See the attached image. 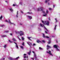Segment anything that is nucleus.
Returning <instances> with one entry per match:
<instances>
[{
  "label": "nucleus",
  "mask_w": 60,
  "mask_h": 60,
  "mask_svg": "<svg viewBox=\"0 0 60 60\" xmlns=\"http://www.w3.org/2000/svg\"><path fill=\"white\" fill-rule=\"evenodd\" d=\"M41 21L43 23H44V25H46L47 26H49V22L48 21H45V22L42 20H41Z\"/></svg>",
  "instance_id": "nucleus-1"
},
{
  "label": "nucleus",
  "mask_w": 60,
  "mask_h": 60,
  "mask_svg": "<svg viewBox=\"0 0 60 60\" xmlns=\"http://www.w3.org/2000/svg\"><path fill=\"white\" fill-rule=\"evenodd\" d=\"M15 33H16V34H19L20 36H21L24 34V33L22 31H20V32L18 31L17 32L16 31H15Z\"/></svg>",
  "instance_id": "nucleus-2"
},
{
  "label": "nucleus",
  "mask_w": 60,
  "mask_h": 60,
  "mask_svg": "<svg viewBox=\"0 0 60 60\" xmlns=\"http://www.w3.org/2000/svg\"><path fill=\"white\" fill-rule=\"evenodd\" d=\"M40 9L41 10H40V9L39 8H38L37 9L38 11H42V12L43 13H45V11H43V7H41L40 8Z\"/></svg>",
  "instance_id": "nucleus-3"
},
{
  "label": "nucleus",
  "mask_w": 60,
  "mask_h": 60,
  "mask_svg": "<svg viewBox=\"0 0 60 60\" xmlns=\"http://www.w3.org/2000/svg\"><path fill=\"white\" fill-rule=\"evenodd\" d=\"M53 48H56V50H57V51H59V50L58 49V48H59V46H58V45H54L53 46Z\"/></svg>",
  "instance_id": "nucleus-4"
},
{
  "label": "nucleus",
  "mask_w": 60,
  "mask_h": 60,
  "mask_svg": "<svg viewBox=\"0 0 60 60\" xmlns=\"http://www.w3.org/2000/svg\"><path fill=\"white\" fill-rule=\"evenodd\" d=\"M27 55L26 54H23V55L24 56V58H27V60H28V56L27 55V56H26V55Z\"/></svg>",
  "instance_id": "nucleus-5"
},
{
  "label": "nucleus",
  "mask_w": 60,
  "mask_h": 60,
  "mask_svg": "<svg viewBox=\"0 0 60 60\" xmlns=\"http://www.w3.org/2000/svg\"><path fill=\"white\" fill-rule=\"evenodd\" d=\"M6 22H8V23H10V24H14L13 23H12L11 22V21L10 20H8V21L7 20H6L5 21Z\"/></svg>",
  "instance_id": "nucleus-6"
},
{
  "label": "nucleus",
  "mask_w": 60,
  "mask_h": 60,
  "mask_svg": "<svg viewBox=\"0 0 60 60\" xmlns=\"http://www.w3.org/2000/svg\"><path fill=\"white\" fill-rule=\"evenodd\" d=\"M43 36L44 38H47V39H49V37L48 36H45L44 35V34H43Z\"/></svg>",
  "instance_id": "nucleus-7"
},
{
  "label": "nucleus",
  "mask_w": 60,
  "mask_h": 60,
  "mask_svg": "<svg viewBox=\"0 0 60 60\" xmlns=\"http://www.w3.org/2000/svg\"><path fill=\"white\" fill-rule=\"evenodd\" d=\"M47 53H49L50 55L53 56V55L52 54V53H51V51H49L48 52H47Z\"/></svg>",
  "instance_id": "nucleus-8"
},
{
  "label": "nucleus",
  "mask_w": 60,
  "mask_h": 60,
  "mask_svg": "<svg viewBox=\"0 0 60 60\" xmlns=\"http://www.w3.org/2000/svg\"><path fill=\"white\" fill-rule=\"evenodd\" d=\"M27 44H28V45L30 46V48H31V45H32V44H31V43L30 42H28L27 43Z\"/></svg>",
  "instance_id": "nucleus-9"
},
{
  "label": "nucleus",
  "mask_w": 60,
  "mask_h": 60,
  "mask_svg": "<svg viewBox=\"0 0 60 60\" xmlns=\"http://www.w3.org/2000/svg\"><path fill=\"white\" fill-rule=\"evenodd\" d=\"M47 47L48 48H47V50H48V49H49V48H51V47H50V46H49V45H47Z\"/></svg>",
  "instance_id": "nucleus-10"
},
{
  "label": "nucleus",
  "mask_w": 60,
  "mask_h": 60,
  "mask_svg": "<svg viewBox=\"0 0 60 60\" xmlns=\"http://www.w3.org/2000/svg\"><path fill=\"white\" fill-rule=\"evenodd\" d=\"M14 43L16 45V47L17 49H19V47H18V46L17 45V44L15 42H14Z\"/></svg>",
  "instance_id": "nucleus-11"
},
{
  "label": "nucleus",
  "mask_w": 60,
  "mask_h": 60,
  "mask_svg": "<svg viewBox=\"0 0 60 60\" xmlns=\"http://www.w3.org/2000/svg\"><path fill=\"white\" fill-rule=\"evenodd\" d=\"M40 25L41 26V27H43V26L45 27V26H44V25H42V24H41V23H40Z\"/></svg>",
  "instance_id": "nucleus-12"
},
{
  "label": "nucleus",
  "mask_w": 60,
  "mask_h": 60,
  "mask_svg": "<svg viewBox=\"0 0 60 60\" xmlns=\"http://www.w3.org/2000/svg\"><path fill=\"white\" fill-rule=\"evenodd\" d=\"M37 42L38 43H40V42H41V41L40 40H38L37 41Z\"/></svg>",
  "instance_id": "nucleus-13"
},
{
  "label": "nucleus",
  "mask_w": 60,
  "mask_h": 60,
  "mask_svg": "<svg viewBox=\"0 0 60 60\" xmlns=\"http://www.w3.org/2000/svg\"><path fill=\"white\" fill-rule=\"evenodd\" d=\"M28 18H29V19H32V17H31V16H28Z\"/></svg>",
  "instance_id": "nucleus-14"
},
{
  "label": "nucleus",
  "mask_w": 60,
  "mask_h": 60,
  "mask_svg": "<svg viewBox=\"0 0 60 60\" xmlns=\"http://www.w3.org/2000/svg\"><path fill=\"white\" fill-rule=\"evenodd\" d=\"M6 36L5 35H1V37H5Z\"/></svg>",
  "instance_id": "nucleus-15"
},
{
  "label": "nucleus",
  "mask_w": 60,
  "mask_h": 60,
  "mask_svg": "<svg viewBox=\"0 0 60 60\" xmlns=\"http://www.w3.org/2000/svg\"><path fill=\"white\" fill-rule=\"evenodd\" d=\"M9 10H10V11H13V10L12 8H10L9 9Z\"/></svg>",
  "instance_id": "nucleus-16"
},
{
  "label": "nucleus",
  "mask_w": 60,
  "mask_h": 60,
  "mask_svg": "<svg viewBox=\"0 0 60 60\" xmlns=\"http://www.w3.org/2000/svg\"><path fill=\"white\" fill-rule=\"evenodd\" d=\"M31 53V51H30V52H28V54L29 55H30V53Z\"/></svg>",
  "instance_id": "nucleus-17"
},
{
  "label": "nucleus",
  "mask_w": 60,
  "mask_h": 60,
  "mask_svg": "<svg viewBox=\"0 0 60 60\" xmlns=\"http://www.w3.org/2000/svg\"><path fill=\"white\" fill-rule=\"evenodd\" d=\"M3 18V16H2V15H1V16L0 17V20H1V19H2Z\"/></svg>",
  "instance_id": "nucleus-18"
},
{
  "label": "nucleus",
  "mask_w": 60,
  "mask_h": 60,
  "mask_svg": "<svg viewBox=\"0 0 60 60\" xmlns=\"http://www.w3.org/2000/svg\"><path fill=\"white\" fill-rule=\"evenodd\" d=\"M56 26H57V25H56L55 27H54V28L55 30H56Z\"/></svg>",
  "instance_id": "nucleus-19"
},
{
  "label": "nucleus",
  "mask_w": 60,
  "mask_h": 60,
  "mask_svg": "<svg viewBox=\"0 0 60 60\" xmlns=\"http://www.w3.org/2000/svg\"><path fill=\"white\" fill-rule=\"evenodd\" d=\"M12 40L14 41H16V40L15 39V38H13L12 39Z\"/></svg>",
  "instance_id": "nucleus-20"
},
{
  "label": "nucleus",
  "mask_w": 60,
  "mask_h": 60,
  "mask_svg": "<svg viewBox=\"0 0 60 60\" xmlns=\"http://www.w3.org/2000/svg\"><path fill=\"white\" fill-rule=\"evenodd\" d=\"M55 20L56 21V23H57V21H58L56 19V18H55Z\"/></svg>",
  "instance_id": "nucleus-21"
},
{
  "label": "nucleus",
  "mask_w": 60,
  "mask_h": 60,
  "mask_svg": "<svg viewBox=\"0 0 60 60\" xmlns=\"http://www.w3.org/2000/svg\"><path fill=\"white\" fill-rule=\"evenodd\" d=\"M48 44H50V43H51V41H49L48 42Z\"/></svg>",
  "instance_id": "nucleus-22"
},
{
  "label": "nucleus",
  "mask_w": 60,
  "mask_h": 60,
  "mask_svg": "<svg viewBox=\"0 0 60 60\" xmlns=\"http://www.w3.org/2000/svg\"><path fill=\"white\" fill-rule=\"evenodd\" d=\"M31 38V37H28V39H29V40H31L30 39V38Z\"/></svg>",
  "instance_id": "nucleus-23"
},
{
  "label": "nucleus",
  "mask_w": 60,
  "mask_h": 60,
  "mask_svg": "<svg viewBox=\"0 0 60 60\" xmlns=\"http://www.w3.org/2000/svg\"><path fill=\"white\" fill-rule=\"evenodd\" d=\"M4 48H6V45H4Z\"/></svg>",
  "instance_id": "nucleus-24"
},
{
  "label": "nucleus",
  "mask_w": 60,
  "mask_h": 60,
  "mask_svg": "<svg viewBox=\"0 0 60 60\" xmlns=\"http://www.w3.org/2000/svg\"><path fill=\"white\" fill-rule=\"evenodd\" d=\"M21 48L22 49H24V48H23V47L22 46H21Z\"/></svg>",
  "instance_id": "nucleus-25"
},
{
  "label": "nucleus",
  "mask_w": 60,
  "mask_h": 60,
  "mask_svg": "<svg viewBox=\"0 0 60 60\" xmlns=\"http://www.w3.org/2000/svg\"><path fill=\"white\" fill-rule=\"evenodd\" d=\"M22 40H23V41H24V39H25V38H24V37H22Z\"/></svg>",
  "instance_id": "nucleus-26"
},
{
  "label": "nucleus",
  "mask_w": 60,
  "mask_h": 60,
  "mask_svg": "<svg viewBox=\"0 0 60 60\" xmlns=\"http://www.w3.org/2000/svg\"><path fill=\"white\" fill-rule=\"evenodd\" d=\"M48 0H45V3H47V2H48Z\"/></svg>",
  "instance_id": "nucleus-27"
},
{
  "label": "nucleus",
  "mask_w": 60,
  "mask_h": 60,
  "mask_svg": "<svg viewBox=\"0 0 60 60\" xmlns=\"http://www.w3.org/2000/svg\"><path fill=\"white\" fill-rule=\"evenodd\" d=\"M39 49H41V50H42V48H41V47H39Z\"/></svg>",
  "instance_id": "nucleus-28"
},
{
  "label": "nucleus",
  "mask_w": 60,
  "mask_h": 60,
  "mask_svg": "<svg viewBox=\"0 0 60 60\" xmlns=\"http://www.w3.org/2000/svg\"><path fill=\"white\" fill-rule=\"evenodd\" d=\"M47 15V14H46L45 15H43V16H44V17L46 16Z\"/></svg>",
  "instance_id": "nucleus-29"
},
{
  "label": "nucleus",
  "mask_w": 60,
  "mask_h": 60,
  "mask_svg": "<svg viewBox=\"0 0 60 60\" xmlns=\"http://www.w3.org/2000/svg\"><path fill=\"white\" fill-rule=\"evenodd\" d=\"M42 42H44V43H45V41L42 40Z\"/></svg>",
  "instance_id": "nucleus-30"
},
{
  "label": "nucleus",
  "mask_w": 60,
  "mask_h": 60,
  "mask_svg": "<svg viewBox=\"0 0 60 60\" xmlns=\"http://www.w3.org/2000/svg\"><path fill=\"white\" fill-rule=\"evenodd\" d=\"M9 42L10 43H12V41H10V40H9Z\"/></svg>",
  "instance_id": "nucleus-31"
},
{
  "label": "nucleus",
  "mask_w": 60,
  "mask_h": 60,
  "mask_svg": "<svg viewBox=\"0 0 60 60\" xmlns=\"http://www.w3.org/2000/svg\"><path fill=\"white\" fill-rule=\"evenodd\" d=\"M27 13L30 14H32V13H30L29 12H27Z\"/></svg>",
  "instance_id": "nucleus-32"
},
{
  "label": "nucleus",
  "mask_w": 60,
  "mask_h": 60,
  "mask_svg": "<svg viewBox=\"0 0 60 60\" xmlns=\"http://www.w3.org/2000/svg\"><path fill=\"white\" fill-rule=\"evenodd\" d=\"M46 12L47 13H48V12H48V10H46Z\"/></svg>",
  "instance_id": "nucleus-33"
},
{
  "label": "nucleus",
  "mask_w": 60,
  "mask_h": 60,
  "mask_svg": "<svg viewBox=\"0 0 60 60\" xmlns=\"http://www.w3.org/2000/svg\"><path fill=\"white\" fill-rule=\"evenodd\" d=\"M19 58V56L18 57H17L16 58V59H18Z\"/></svg>",
  "instance_id": "nucleus-34"
},
{
  "label": "nucleus",
  "mask_w": 60,
  "mask_h": 60,
  "mask_svg": "<svg viewBox=\"0 0 60 60\" xmlns=\"http://www.w3.org/2000/svg\"><path fill=\"white\" fill-rule=\"evenodd\" d=\"M10 60H13V59L12 58H10Z\"/></svg>",
  "instance_id": "nucleus-35"
},
{
  "label": "nucleus",
  "mask_w": 60,
  "mask_h": 60,
  "mask_svg": "<svg viewBox=\"0 0 60 60\" xmlns=\"http://www.w3.org/2000/svg\"><path fill=\"white\" fill-rule=\"evenodd\" d=\"M9 32V30H8L7 31H5V32H6V33H8V32Z\"/></svg>",
  "instance_id": "nucleus-36"
},
{
  "label": "nucleus",
  "mask_w": 60,
  "mask_h": 60,
  "mask_svg": "<svg viewBox=\"0 0 60 60\" xmlns=\"http://www.w3.org/2000/svg\"><path fill=\"white\" fill-rule=\"evenodd\" d=\"M52 9L51 8H49V10H51Z\"/></svg>",
  "instance_id": "nucleus-37"
},
{
  "label": "nucleus",
  "mask_w": 60,
  "mask_h": 60,
  "mask_svg": "<svg viewBox=\"0 0 60 60\" xmlns=\"http://www.w3.org/2000/svg\"><path fill=\"white\" fill-rule=\"evenodd\" d=\"M21 13H23V11H21Z\"/></svg>",
  "instance_id": "nucleus-38"
},
{
  "label": "nucleus",
  "mask_w": 60,
  "mask_h": 60,
  "mask_svg": "<svg viewBox=\"0 0 60 60\" xmlns=\"http://www.w3.org/2000/svg\"><path fill=\"white\" fill-rule=\"evenodd\" d=\"M36 45V44H33V46H35Z\"/></svg>",
  "instance_id": "nucleus-39"
},
{
  "label": "nucleus",
  "mask_w": 60,
  "mask_h": 60,
  "mask_svg": "<svg viewBox=\"0 0 60 60\" xmlns=\"http://www.w3.org/2000/svg\"><path fill=\"white\" fill-rule=\"evenodd\" d=\"M22 45H24V43L23 42L22 44Z\"/></svg>",
  "instance_id": "nucleus-40"
},
{
  "label": "nucleus",
  "mask_w": 60,
  "mask_h": 60,
  "mask_svg": "<svg viewBox=\"0 0 60 60\" xmlns=\"http://www.w3.org/2000/svg\"><path fill=\"white\" fill-rule=\"evenodd\" d=\"M18 15V11H17V15Z\"/></svg>",
  "instance_id": "nucleus-41"
},
{
  "label": "nucleus",
  "mask_w": 60,
  "mask_h": 60,
  "mask_svg": "<svg viewBox=\"0 0 60 60\" xmlns=\"http://www.w3.org/2000/svg\"><path fill=\"white\" fill-rule=\"evenodd\" d=\"M48 19H49V20H50V18H48Z\"/></svg>",
  "instance_id": "nucleus-42"
},
{
  "label": "nucleus",
  "mask_w": 60,
  "mask_h": 60,
  "mask_svg": "<svg viewBox=\"0 0 60 60\" xmlns=\"http://www.w3.org/2000/svg\"><path fill=\"white\" fill-rule=\"evenodd\" d=\"M45 33H46V34H47V32L45 31Z\"/></svg>",
  "instance_id": "nucleus-43"
},
{
  "label": "nucleus",
  "mask_w": 60,
  "mask_h": 60,
  "mask_svg": "<svg viewBox=\"0 0 60 60\" xmlns=\"http://www.w3.org/2000/svg\"><path fill=\"white\" fill-rule=\"evenodd\" d=\"M44 28H45V29H46V30H47V29H46V28H45V27H44Z\"/></svg>",
  "instance_id": "nucleus-44"
},
{
  "label": "nucleus",
  "mask_w": 60,
  "mask_h": 60,
  "mask_svg": "<svg viewBox=\"0 0 60 60\" xmlns=\"http://www.w3.org/2000/svg\"><path fill=\"white\" fill-rule=\"evenodd\" d=\"M10 34L11 35H12V34L11 33Z\"/></svg>",
  "instance_id": "nucleus-45"
},
{
  "label": "nucleus",
  "mask_w": 60,
  "mask_h": 60,
  "mask_svg": "<svg viewBox=\"0 0 60 60\" xmlns=\"http://www.w3.org/2000/svg\"><path fill=\"white\" fill-rule=\"evenodd\" d=\"M13 6H15V4H13Z\"/></svg>",
  "instance_id": "nucleus-46"
},
{
  "label": "nucleus",
  "mask_w": 60,
  "mask_h": 60,
  "mask_svg": "<svg viewBox=\"0 0 60 60\" xmlns=\"http://www.w3.org/2000/svg\"><path fill=\"white\" fill-rule=\"evenodd\" d=\"M31 58V59H33V60H34V58Z\"/></svg>",
  "instance_id": "nucleus-47"
},
{
  "label": "nucleus",
  "mask_w": 60,
  "mask_h": 60,
  "mask_svg": "<svg viewBox=\"0 0 60 60\" xmlns=\"http://www.w3.org/2000/svg\"><path fill=\"white\" fill-rule=\"evenodd\" d=\"M32 52H33V53H34V52L33 51Z\"/></svg>",
  "instance_id": "nucleus-48"
},
{
  "label": "nucleus",
  "mask_w": 60,
  "mask_h": 60,
  "mask_svg": "<svg viewBox=\"0 0 60 60\" xmlns=\"http://www.w3.org/2000/svg\"><path fill=\"white\" fill-rule=\"evenodd\" d=\"M5 2H6V3H7V0Z\"/></svg>",
  "instance_id": "nucleus-49"
},
{
  "label": "nucleus",
  "mask_w": 60,
  "mask_h": 60,
  "mask_svg": "<svg viewBox=\"0 0 60 60\" xmlns=\"http://www.w3.org/2000/svg\"><path fill=\"white\" fill-rule=\"evenodd\" d=\"M48 5H49V3H48Z\"/></svg>",
  "instance_id": "nucleus-50"
},
{
  "label": "nucleus",
  "mask_w": 60,
  "mask_h": 60,
  "mask_svg": "<svg viewBox=\"0 0 60 60\" xmlns=\"http://www.w3.org/2000/svg\"><path fill=\"white\" fill-rule=\"evenodd\" d=\"M20 25H22V24H21V23H20Z\"/></svg>",
  "instance_id": "nucleus-51"
},
{
  "label": "nucleus",
  "mask_w": 60,
  "mask_h": 60,
  "mask_svg": "<svg viewBox=\"0 0 60 60\" xmlns=\"http://www.w3.org/2000/svg\"><path fill=\"white\" fill-rule=\"evenodd\" d=\"M16 17H17V18H18V15H16Z\"/></svg>",
  "instance_id": "nucleus-52"
},
{
  "label": "nucleus",
  "mask_w": 60,
  "mask_h": 60,
  "mask_svg": "<svg viewBox=\"0 0 60 60\" xmlns=\"http://www.w3.org/2000/svg\"><path fill=\"white\" fill-rule=\"evenodd\" d=\"M52 37H53V38H54V37H55L54 36H52Z\"/></svg>",
  "instance_id": "nucleus-53"
},
{
  "label": "nucleus",
  "mask_w": 60,
  "mask_h": 60,
  "mask_svg": "<svg viewBox=\"0 0 60 60\" xmlns=\"http://www.w3.org/2000/svg\"><path fill=\"white\" fill-rule=\"evenodd\" d=\"M53 8H54V7H55V5H53Z\"/></svg>",
  "instance_id": "nucleus-54"
},
{
  "label": "nucleus",
  "mask_w": 60,
  "mask_h": 60,
  "mask_svg": "<svg viewBox=\"0 0 60 60\" xmlns=\"http://www.w3.org/2000/svg\"><path fill=\"white\" fill-rule=\"evenodd\" d=\"M3 60H4V59H4V58H3Z\"/></svg>",
  "instance_id": "nucleus-55"
},
{
  "label": "nucleus",
  "mask_w": 60,
  "mask_h": 60,
  "mask_svg": "<svg viewBox=\"0 0 60 60\" xmlns=\"http://www.w3.org/2000/svg\"><path fill=\"white\" fill-rule=\"evenodd\" d=\"M4 26V25H2V26Z\"/></svg>",
  "instance_id": "nucleus-56"
},
{
  "label": "nucleus",
  "mask_w": 60,
  "mask_h": 60,
  "mask_svg": "<svg viewBox=\"0 0 60 60\" xmlns=\"http://www.w3.org/2000/svg\"><path fill=\"white\" fill-rule=\"evenodd\" d=\"M56 42H57V41L56 40Z\"/></svg>",
  "instance_id": "nucleus-57"
},
{
  "label": "nucleus",
  "mask_w": 60,
  "mask_h": 60,
  "mask_svg": "<svg viewBox=\"0 0 60 60\" xmlns=\"http://www.w3.org/2000/svg\"><path fill=\"white\" fill-rule=\"evenodd\" d=\"M24 60H26V59H24Z\"/></svg>",
  "instance_id": "nucleus-58"
},
{
  "label": "nucleus",
  "mask_w": 60,
  "mask_h": 60,
  "mask_svg": "<svg viewBox=\"0 0 60 60\" xmlns=\"http://www.w3.org/2000/svg\"><path fill=\"white\" fill-rule=\"evenodd\" d=\"M19 39V40H21L20 39Z\"/></svg>",
  "instance_id": "nucleus-59"
},
{
  "label": "nucleus",
  "mask_w": 60,
  "mask_h": 60,
  "mask_svg": "<svg viewBox=\"0 0 60 60\" xmlns=\"http://www.w3.org/2000/svg\"><path fill=\"white\" fill-rule=\"evenodd\" d=\"M48 1H49V0H48Z\"/></svg>",
  "instance_id": "nucleus-60"
}]
</instances>
